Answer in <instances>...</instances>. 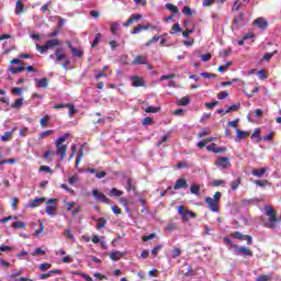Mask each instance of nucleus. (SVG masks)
I'll list each match as a JSON object with an SVG mask.
<instances>
[{"label": "nucleus", "instance_id": "obj_1", "mask_svg": "<svg viewBox=\"0 0 281 281\" xmlns=\"http://www.w3.org/2000/svg\"><path fill=\"white\" fill-rule=\"evenodd\" d=\"M67 137H69L68 133L57 138V140L55 142L57 155L60 156L59 164H63V161H65V157H67V145H63L64 142H67Z\"/></svg>", "mask_w": 281, "mask_h": 281}, {"label": "nucleus", "instance_id": "obj_2", "mask_svg": "<svg viewBox=\"0 0 281 281\" xmlns=\"http://www.w3.org/2000/svg\"><path fill=\"white\" fill-rule=\"evenodd\" d=\"M204 203L209 204V210H211V212H218V203H221V192L216 191L213 195V198L207 196L204 200Z\"/></svg>", "mask_w": 281, "mask_h": 281}, {"label": "nucleus", "instance_id": "obj_3", "mask_svg": "<svg viewBox=\"0 0 281 281\" xmlns=\"http://www.w3.org/2000/svg\"><path fill=\"white\" fill-rule=\"evenodd\" d=\"M178 214H180L183 223H188L190 218H196V213L186 209L183 205L178 207Z\"/></svg>", "mask_w": 281, "mask_h": 281}, {"label": "nucleus", "instance_id": "obj_4", "mask_svg": "<svg viewBox=\"0 0 281 281\" xmlns=\"http://www.w3.org/2000/svg\"><path fill=\"white\" fill-rule=\"evenodd\" d=\"M267 216H269V223L266 224V227H268V229H276V224L278 223V217L276 216L273 206H269L267 209Z\"/></svg>", "mask_w": 281, "mask_h": 281}, {"label": "nucleus", "instance_id": "obj_5", "mask_svg": "<svg viewBox=\"0 0 281 281\" xmlns=\"http://www.w3.org/2000/svg\"><path fill=\"white\" fill-rule=\"evenodd\" d=\"M233 249H235L236 256H249L250 258L254 257L251 249L245 246L239 247L238 245H233Z\"/></svg>", "mask_w": 281, "mask_h": 281}, {"label": "nucleus", "instance_id": "obj_6", "mask_svg": "<svg viewBox=\"0 0 281 281\" xmlns=\"http://www.w3.org/2000/svg\"><path fill=\"white\" fill-rule=\"evenodd\" d=\"M232 238H236V240H246L247 245H252L254 238L251 235H243L240 232L231 233Z\"/></svg>", "mask_w": 281, "mask_h": 281}, {"label": "nucleus", "instance_id": "obj_7", "mask_svg": "<svg viewBox=\"0 0 281 281\" xmlns=\"http://www.w3.org/2000/svg\"><path fill=\"white\" fill-rule=\"evenodd\" d=\"M92 196L98 203L109 204L111 200L106 198V195L99 190H92Z\"/></svg>", "mask_w": 281, "mask_h": 281}, {"label": "nucleus", "instance_id": "obj_8", "mask_svg": "<svg viewBox=\"0 0 281 281\" xmlns=\"http://www.w3.org/2000/svg\"><path fill=\"white\" fill-rule=\"evenodd\" d=\"M55 58H56V60H65V63L61 65L63 69H67L69 67V59H67V56H65V54H63V48L56 49Z\"/></svg>", "mask_w": 281, "mask_h": 281}, {"label": "nucleus", "instance_id": "obj_9", "mask_svg": "<svg viewBox=\"0 0 281 281\" xmlns=\"http://www.w3.org/2000/svg\"><path fill=\"white\" fill-rule=\"evenodd\" d=\"M215 166H217V168H222L223 170H227V168H229L232 164L229 162V158L218 157L215 161Z\"/></svg>", "mask_w": 281, "mask_h": 281}, {"label": "nucleus", "instance_id": "obj_10", "mask_svg": "<svg viewBox=\"0 0 281 281\" xmlns=\"http://www.w3.org/2000/svg\"><path fill=\"white\" fill-rule=\"evenodd\" d=\"M56 201H58V200L49 199V200L46 201V203H47V206L45 209L46 214L52 215V214H54L56 212V207L58 206Z\"/></svg>", "mask_w": 281, "mask_h": 281}, {"label": "nucleus", "instance_id": "obj_11", "mask_svg": "<svg viewBox=\"0 0 281 281\" xmlns=\"http://www.w3.org/2000/svg\"><path fill=\"white\" fill-rule=\"evenodd\" d=\"M252 25L259 27V30H267V27H269V22L267 21V19L260 16L252 22Z\"/></svg>", "mask_w": 281, "mask_h": 281}, {"label": "nucleus", "instance_id": "obj_12", "mask_svg": "<svg viewBox=\"0 0 281 281\" xmlns=\"http://www.w3.org/2000/svg\"><path fill=\"white\" fill-rule=\"evenodd\" d=\"M130 80L132 82V87H135V88L144 87L146 85V80H144V77L133 76V77H130Z\"/></svg>", "mask_w": 281, "mask_h": 281}, {"label": "nucleus", "instance_id": "obj_13", "mask_svg": "<svg viewBox=\"0 0 281 281\" xmlns=\"http://www.w3.org/2000/svg\"><path fill=\"white\" fill-rule=\"evenodd\" d=\"M67 45L72 54V56H75L76 58H82L85 50H82V48H76L74 47V45H71L70 42H67Z\"/></svg>", "mask_w": 281, "mask_h": 281}, {"label": "nucleus", "instance_id": "obj_14", "mask_svg": "<svg viewBox=\"0 0 281 281\" xmlns=\"http://www.w3.org/2000/svg\"><path fill=\"white\" fill-rule=\"evenodd\" d=\"M143 18H144V15H142L140 13L132 14L128 18V20L124 23V26L130 27V25H133V23H135V21H142Z\"/></svg>", "mask_w": 281, "mask_h": 281}, {"label": "nucleus", "instance_id": "obj_15", "mask_svg": "<svg viewBox=\"0 0 281 281\" xmlns=\"http://www.w3.org/2000/svg\"><path fill=\"white\" fill-rule=\"evenodd\" d=\"M132 65H148V57L144 55H137L132 60Z\"/></svg>", "mask_w": 281, "mask_h": 281}, {"label": "nucleus", "instance_id": "obj_16", "mask_svg": "<svg viewBox=\"0 0 281 281\" xmlns=\"http://www.w3.org/2000/svg\"><path fill=\"white\" fill-rule=\"evenodd\" d=\"M181 189H188V180L186 178H180L176 181L173 186V190H181Z\"/></svg>", "mask_w": 281, "mask_h": 281}, {"label": "nucleus", "instance_id": "obj_17", "mask_svg": "<svg viewBox=\"0 0 281 281\" xmlns=\"http://www.w3.org/2000/svg\"><path fill=\"white\" fill-rule=\"evenodd\" d=\"M235 133H236L235 142L237 143L240 142L241 139H247V137H249V132H245L236 128Z\"/></svg>", "mask_w": 281, "mask_h": 281}, {"label": "nucleus", "instance_id": "obj_18", "mask_svg": "<svg viewBox=\"0 0 281 281\" xmlns=\"http://www.w3.org/2000/svg\"><path fill=\"white\" fill-rule=\"evenodd\" d=\"M43 203H45V198H35L31 201L29 207H40V205H43Z\"/></svg>", "mask_w": 281, "mask_h": 281}, {"label": "nucleus", "instance_id": "obj_19", "mask_svg": "<svg viewBox=\"0 0 281 281\" xmlns=\"http://www.w3.org/2000/svg\"><path fill=\"white\" fill-rule=\"evenodd\" d=\"M35 82H37L38 89H47L49 85V79L47 77H44L42 79H35Z\"/></svg>", "mask_w": 281, "mask_h": 281}, {"label": "nucleus", "instance_id": "obj_20", "mask_svg": "<svg viewBox=\"0 0 281 281\" xmlns=\"http://www.w3.org/2000/svg\"><path fill=\"white\" fill-rule=\"evenodd\" d=\"M109 256L111 260H114V262H117V260H121V258L124 257V254L120 250H114L110 252Z\"/></svg>", "mask_w": 281, "mask_h": 281}, {"label": "nucleus", "instance_id": "obj_21", "mask_svg": "<svg viewBox=\"0 0 281 281\" xmlns=\"http://www.w3.org/2000/svg\"><path fill=\"white\" fill-rule=\"evenodd\" d=\"M46 49H52V47H58L60 45V40L58 38H53L47 42H45Z\"/></svg>", "mask_w": 281, "mask_h": 281}, {"label": "nucleus", "instance_id": "obj_22", "mask_svg": "<svg viewBox=\"0 0 281 281\" xmlns=\"http://www.w3.org/2000/svg\"><path fill=\"white\" fill-rule=\"evenodd\" d=\"M18 67H9L10 74H22L25 70V64H20Z\"/></svg>", "mask_w": 281, "mask_h": 281}, {"label": "nucleus", "instance_id": "obj_23", "mask_svg": "<svg viewBox=\"0 0 281 281\" xmlns=\"http://www.w3.org/2000/svg\"><path fill=\"white\" fill-rule=\"evenodd\" d=\"M104 71H109V66H103L101 70L98 71V74L94 76L97 80H100V78H106V75Z\"/></svg>", "mask_w": 281, "mask_h": 281}, {"label": "nucleus", "instance_id": "obj_24", "mask_svg": "<svg viewBox=\"0 0 281 281\" xmlns=\"http://www.w3.org/2000/svg\"><path fill=\"white\" fill-rule=\"evenodd\" d=\"M25 10V5L23 4L22 0H18L15 3V14H22V12Z\"/></svg>", "mask_w": 281, "mask_h": 281}, {"label": "nucleus", "instance_id": "obj_25", "mask_svg": "<svg viewBox=\"0 0 281 281\" xmlns=\"http://www.w3.org/2000/svg\"><path fill=\"white\" fill-rule=\"evenodd\" d=\"M66 109H68L69 111V117H74L75 113H78V111L76 110V105H74V103H66Z\"/></svg>", "mask_w": 281, "mask_h": 281}, {"label": "nucleus", "instance_id": "obj_26", "mask_svg": "<svg viewBox=\"0 0 281 281\" xmlns=\"http://www.w3.org/2000/svg\"><path fill=\"white\" fill-rule=\"evenodd\" d=\"M148 30H154L155 32H161V27L153 24V23H147L144 25V31H148Z\"/></svg>", "mask_w": 281, "mask_h": 281}, {"label": "nucleus", "instance_id": "obj_27", "mask_svg": "<svg viewBox=\"0 0 281 281\" xmlns=\"http://www.w3.org/2000/svg\"><path fill=\"white\" fill-rule=\"evenodd\" d=\"M191 194H194L195 196H199V192H201V187L196 183L191 184L190 187Z\"/></svg>", "mask_w": 281, "mask_h": 281}, {"label": "nucleus", "instance_id": "obj_28", "mask_svg": "<svg viewBox=\"0 0 281 281\" xmlns=\"http://www.w3.org/2000/svg\"><path fill=\"white\" fill-rule=\"evenodd\" d=\"M165 8H167L169 10V12H172V14H175V15L179 14V8H177V5H175L172 3H167L165 5Z\"/></svg>", "mask_w": 281, "mask_h": 281}, {"label": "nucleus", "instance_id": "obj_29", "mask_svg": "<svg viewBox=\"0 0 281 281\" xmlns=\"http://www.w3.org/2000/svg\"><path fill=\"white\" fill-rule=\"evenodd\" d=\"M267 173V169L266 168H260V169H255L252 170V175L254 177H265V175Z\"/></svg>", "mask_w": 281, "mask_h": 281}, {"label": "nucleus", "instance_id": "obj_30", "mask_svg": "<svg viewBox=\"0 0 281 281\" xmlns=\"http://www.w3.org/2000/svg\"><path fill=\"white\" fill-rule=\"evenodd\" d=\"M40 126L42 128L49 126V115H45L40 120Z\"/></svg>", "mask_w": 281, "mask_h": 281}, {"label": "nucleus", "instance_id": "obj_31", "mask_svg": "<svg viewBox=\"0 0 281 281\" xmlns=\"http://www.w3.org/2000/svg\"><path fill=\"white\" fill-rule=\"evenodd\" d=\"M100 41H102V33H97L91 47L95 48L98 45H100Z\"/></svg>", "mask_w": 281, "mask_h": 281}, {"label": "nucleus", "instance_id": "obj_32", "mask_svg": "<svg viewBox=\"0 0 281 281\" xmlns=\"http://www.w3.org/2000/svg\"><path fill=\"white\" fill-rule=\"evenodd\" d=\"M240 21H245V13H239L238 18H235L233 20V25H236V27H240L239 23Z\"/></svg>", "mask_w": 281, "mask_h": 281}, {"label": "nucleus", "instance_id": "obj_33", "mask_svg": "<svg viewBox=\"0 0 281 281\" xmlns=\"http://www.w3.org/2000/svg\"><path fill=\"white\" fill-rule=\"evenodd\" d=\"M98 224H97V229H102V227H105L108 221L104 217H99L98 220Z\"/></svg>", "mask_w": 281, "mask_h": 281}, {"label": "nucleus", "instance_id": "obj_34", "mask_svg": "<svg viewBox=\"0 0 281 281\" xmlns=\"http://www.w3.org/2000/svg\"><path fill=\"white\" fill-rule=\"evenodd\" d=\"M49 135H54V130L44 131L38 135V139H45V137H49Z\"/></svg>", "mask_w": 281, "mask_h": 281}, {"label": "nucleus", "instance_id": "obj_35", "mask_svg": "<svg viewBox=\"0 0 281 281\" xmlns=\"http://www.w3.org/2000/svg\"><path fill=\"white\" fill-rule=\"evenodd\" d=\"M205 135H212V130H210V127L201 130L198 134V137H205Z\"/></svg>", "mask_w": 281, "mask_h": 281}, {"label": "nucleus", "instance_id": "obj_36", "mask_svg": "<svg viewBox=\"0 0 281 281\" xmlns=\"http://www.w3.org/2000/svg\"><path fill=\"white\" fill-rule=\"evenodd\" d=\"M159 38H161V35H155L148 42H146L145 47H150V45H153V43L159 42Z\"/></svg>", "mask_w": 281, "mask_h": 281}, {"label": "nucleus", "instance_id": "obj_37", "mask_svg": "<svg viewBox=\"0 0 281 281\" xmlns=\"http://www.w3.org/2000/svg\"><path fill=\"white\" fill-rule=\"evenodd\" d=\"M23 106V98L16 99L14 103L11 104V109H21Z\"/></svg>", "mask_w": 281, "mask_h": 281}, {"label": "nucleus", "instance_id": "obj_38", "mask_svg": "<svg viewBox=\"0 0 281 281\" xmlns=\"http://www.w3.org/2000/svg\"><path fill=\"white\" fill-rule=\"evenodd\" d=\"M159 111H161V108H155L153 105L145 108V113H159Z\"/></svg>", "mask_w": 281, "mask_h": 281}, {"label": "nucleus", "instance_id": "obj_39", "mask_svg": "<svg viewBox=\"0 0 281 281\" xmlns=\"http://www.w3.org/2000/svg\"><path fill=\"white\" fill-rule=\"evenodd\" d=\"M273 277L271 274H260L256 281H271Z\"/></svg>", "mask_w": 281, "mask_h": 281}, {"label": "nucleus", "instance_id": "obj_40", "mask_svg": "<svg viewBox=\"0 0 281 281\" xmlns=\"http://www.w3.org/2000/svg\"><path fill=\"white\" fill-rule=\"evenodd\" d=\"M117 30H120V22H112L110 25V32H112V34H115Z\"/></svg>", "mask_w": 281, "mask_h": 281}, {"label": "nucleus", "instance_id": "obj_41", "mask_svg": "<svg viewBox=\"0 0 281 281\" xmlns=\"http://www.w3.org/2000/svg\"><path fill=\"white\" fill-rule=\"evenodd\" d=\"M179 106H188L190 104V97H183L179 100Z\"/></svg>", "mask_w": 281, "mask_h": 281}, {"label": "nucleus", "instance_id": "obj_42", "mask_svg": "<svg viewBox=\"0 0 281 281\" xmlns=\"http://www.w3.org/2000/svg\"><path fill=\"white\" fill-rule=\"evenodd\" d=\"M183 276L184 278H193V276H196V272L192 270V266H189L187 272Z\"/></svg>", "mask_w": 281, "mask_h": 281}, {"label": "nucleus", "instance_id": "obj_43", "mask_svg": "<svg viewBox=\"0 0 281 281\" xmlns=\"http://www.w3.org/2000/svg\"><path fill=\"white\" fill-rule=\"evenodd\" d=\"M12 140V132H4L1 136V142H10Z\"/></svg>", "mask_w": 281, "mask_h": 281}, {"label": "nucleus", "instance_id": "obj_44", "mask_svg": "<svg viewBox=\"0 0 281 281\" xmlns=\"http://www.w3.org/2000/svg\"><path fill=\"white\" fill-rule=\"evenodd\" d=\"M181 256V248L175 247L171 251V258H179Z\"/></svg>", "mask_w": 281, "mask_h": 281}, {"label": "nucleus", "instance_id": "obj_45", "mask_svg": "<svg viewBox=\"0 0 281 281\" xmlns=\"http://www.w3.org/2000/svg\"><path fill=\"white\" fill-rule=\"evenodd\" d=\"M12 227L14 229H25V222H14Z\"/></svg>", "mask_w": 281, "mask_h": 281}, {"label": "nucleus", "instance_id": "obj_46", "mask_svg": "<svg viewBox=\"0 0 281 281\" xmlns=\"http://www.w3.org/2000/svg\"><path fill=\"white\" fill-rule=\"evenodd\" d=\"M43 232H45V226L43 225V221L40 220V228L37 231H35L33 236H41V234H43Z\"/></svg>", "mask_w": 281, "mask_h": 281}, {"label": "nucleus", "instance_id": "obj_47", "mask_svg": "<svg viewBox=\"0 0 281 281\" xmlns=\"http://www.w3.org/2000/svg\"><path fill=\"white\" fill-rule=\"evenodd\" d=\"M110 194H111L112 196H122V194H124V191H120V190H117L116 188H112V189L110 190Z\"/></svg>", "mask_w": 281, "mask_h": 281}, {"label": "nucleus", "instance_id": "obj_48", "mask_svg": "<svg viewBox=\"0 0 281 281\" xmlns=\"http://www.w3.org/2000/svg\"><path fill=\"white\" fill-rule=\"evenodd\" d=\"M250 138L251 139H257V143L260 142V130L259 128H256L252 134L250 135Z\"/></svg>", "mask_w": 281, "mask_h": 281}, {"label": "nucleus", "instance_id": "obj_49", "mask_svg": "<svg viewBox=\"0 0 281 281\" xmlns=\"http://www.w3.org/2000/svg\"><path fill=\"white\" fill-rule=\"evenodd\" d=\"M238 109H240V103L231 105L228 109L225 110V113H232V111H238Z\"/></svg>", "mask_w": 281, "mask_h": 281}, {"label": "nucleus", "instance_id": "obj_50", "mask_svg": "<svg viewBox=\"0 0 281 281\" xmlns=\"http://www.w3.org/2000/svg\"><path fill=\"white\" fill-rule=\"evenodd\" d=\"M257 76L260 80H267L268 76H267V70L261 69L257 72Z\"/></svg>", "mask_w": 281, "mask_h": 281}, {"label": "nucleus", "instance_id": "obj_51", "mask_svg": "<svg viewBox=\"0 0 281 281\" xmlns=\"http://www.w3.org/2000/svg\"><path fill=\"white\" fill-rule=\"evenodd\" d=\"M153 117L146 116L145 119H143V126H153Z\"/></svg>", "mask_w": 281, "mask_h": 281}, {"label": "nucleus", "instance_id": "obj_52", "mask_svg": "<svg viewBox=\"0 0 281 281\" xmlns=\"http://www.w3.org/2000/svg\"><path fill=\"white\" fill-rule=\"evenodd\" d=\"M231 65H232V61H227L226 64L218 66L217 71H220V74H223V71H225V69H228Z\"/></svg>", "mask_w": 281, "mask_h": 281}, {"label": "nucleus", "instance_id": "obj_53", "mask_svg": "<svg viewBox=\"0 0 281 281\" xmlns=\"http://www.w3.org/2000/svg\"><path fill=\"white\" fill-rule=\"evenodd\" d=\"M276 54H278V50H274L272 53H266L262 59L269 61L271 58H273V56H276Z\"/></svg>", "mask_w": 281, "mask_h": 281}, {"label": "nucleus", "instance_id": "obj_54", "mask_svg": "<svg viewBox=\"0 0 281 281\" xmlns=\"http://www.w3.org/2000/svg\"><path fill=\"white\" fill-rule=\"evenodd\" d=\"M144 27L145 26L143 24H138L132 30V34H139V32H144Z\"/></svg>", "mask_w": 281, "mask_h": 281}, {"label": "nucleus", "instance_id": "obj_55", "mask_svg": "<svg viewBox=\"0 0 281 281\" xmlns=\"http://www.w3.org/2000/svg\"><path fill=\"white\" fill-rule=\"evenodd\" d=\"M240 183H241V179H240V178H237L236 181H234V182L231 183L232 190H238V187L240 186Z\"/></svg>", "mask_w": 281, "mask_h": 281}, {"label": "nucleus", "instance_id": "obj_56", "mask_svg": "<svg viewBox=\"0 0 281 281\" xmlns=\"http://www.w3.org/2000/svg\"><path fill=\"white\" fill-rule=\"evenodd\" d=\"M176 32H181V25L179 23L172 25L170 34H176Z\"/></svg>", "mask_w": 281, "mask_h": 281}, {"label": "nucleus", "instance_id": "obj_57", "mask_svg": "<svg viewBox=\"0 0 281 281\" xmlns=\"http://www.w3.org/2000/svg\"><path fill=\"white\" fill-rule=\"evenodd\" d=\"M64 236L68 237L70 240H74V231H71V228H67L64 232Z\"/></svg>", "mask_w": 281, "mask_h": 281}, {"label": "nucleus", "instance_id": "obj_58", "mask_svg": "<svg viewBox=\"0 0 281 281\" xmlns=\"http://www.w3.org/2000/svg\"><path fill=\"white\" fill-rule=\"evenodd\" d=\"M40 269H41L42 271H47L48 269H52V263H49V262L41 263V265H40Z\"/></svg>", "mask_w": 281, "mask_h": 281}, {"label": "nucleus", "instance_id": "obj_59", "mask_svg": "<svg viewBox=\"0 0 281 281\" xmlns=\"http://www.w3.org/2000/svg\"><path fill=\"white\" fill-rule=\"evenodd\" d=\"M31 256H45V250H43L42 248H35L34 252H32Z\"/></svg>", "mask_w": 281, "mask_h": 281}, {"label": "nucleus", "instance_id": "obj_60", "mask_svg": "<svg viewBox=\"0 0 281 281\" xmlns=\"http://www.w3.org/2000/svg\"><path fill=\"white\" fill-rule=\"evenodd\" d=\"M36 49L40 50V54H45V52L48 50L46 44L44 45L36 44Z\"/></svg>", "mask_w": 281, "mask_h": 281}, {"label": "nucleus", "instance_id": "obj_61", "mask_svg": "<svg viewBox=\"0 0 281 281\" xmlns=\"http://www.w3.org/2000/svg\"><path fill=\"white\" fill-rule=\"evenodd\" d=\"M157 236V234L151 233L149 235L143 236V241L144 243H148V240H153V238H155Z\"/></svg>", "mask_w": 281, "mask_h": 281}, {"label": "nucleus", "instance_id": "obj_62", "mask_svg": "<svg viewBox=\"0 0 281 281\" xmlns=\"http://www.w3.org/2000/svg\"><path fill=\"white\" fill-rule=\"evenodd\" d=\"M162 248H164V245H157L156 247H154L151 249L153 256H157L159 254V249H162Z\"/></svg>", "mask_w": 281, "mask_h": 281}, {"label": "nucleus", "instance_id": "obj_63", "mask_svg": "<svg viewBox=\"0 0 281 281\" xmlns=\"http://www.w3.org/2000/svg\"><path fill=\"white\" fill-rule=\"evenodd\" d=\"M182 12L186 14V16H192V9L190 7H184Z\"/></svg>", "mask_w": 281, "mask_h": 281}, {"label": "nucleus", "instance_id": "obj_64", "mask_svg": "<svg viewBox=\"0 0 281 281\" xmlns=\"http://www.w3.org/2000/svg\"><path fill=\"white\" fill-rule=\"evenodd\" d=\"M211 58H212V54L210 53L201 55L202 63H207V60H210Z\"/></svg>", "mask_w": 281, "mask_h": 281}]
</instances>
